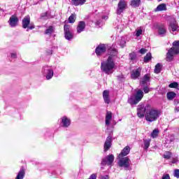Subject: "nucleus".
Instances as JSON below:
<instances>
[{"mask_svg":"<svg viewBox=\"0 0 179 179\" xmlns=\"http://www.w3.org/2000/svg\"><path fill=\"white\" fill-rule=\"evenodd\" d=\"M142 99H143V91H142V90H138L134 97L131 96L128 99V103L131 106H134L138 104Z\"/></svg>","mask_w":179,"mask_h":179,"instance_id":"20e7f679","label":"nucleus"},{"mask_svg":"<svg viewBox=\"0 0 179 179\" xmlns=\"http://www.w3.org/2000/svg\"><path fill=\"white\" fill-rule=\"evenodd\" d=\"M86 28V22L84 21H80L77 26V33H82Z\"/></svg>","mask_w":179,"mask_h":179,"instance_id":"aec40b11","label":"nucleus"},{"mask_svg":"<svg viewBox=\"0 0 179 179\" xmlns=\"http://www.w3.org/2000/svg\"><path fill=\"white\" fill-rule=\"evenodd\" d=\"M96 26H100L101 24V20H99L96 22Z\"/></svg>","mask_w":179,"mask_h":179,"instance_id":"de8ad7c7","label":"nucleus"},{"mask_svg":"<svg viewBox=\"0 0 179 179\" xmlns=\"http://www.w3.org/2000/svg\"><path fill=\"white\" fill-rule=\"evenodd\" d=\"M117 158L119 159L117 164L120 166V167H124V169H128V167H129V163H131V159H129L128 157Z\"/></svg>","mask_w":179,"mask_h":179,"instance_id":"6e6552de","label":"nucleus"},{"mask_svg":"<svg viewBox=\"0 0 179 179\" xmlns=\"http://www.w3.org/2000/svg\"><path fill=\"white\" fill-rule=\"evenodd\" d=\"M10 57L11 58H17V56L16 53H11Z\"/></svg>","mask_w":179,"mask_h":179,"instance_id":"49530a36","label":"nucleus"},{"mask_svg":"<svg viewBox=\"0 0 179 179\" xmlns=\"http://www.w3.org/2000/svg\"><path fill=\"white\" fill-rule=\"evenodd\" d=\"M161 71H162V65L158 63V64L155 66L154 72H155V73H160Z\"/></svg>","mask_w":179,"mask_h":179,"instance_id":"c756f323","label":"nucleus"},{"mask_svg":"<svg viewBox=\"0 0 179 179\" xmlns=\"http://www.w3.org/2000/svg\"><path fill=\"white\" fill-rule=\"evenodd\" d=\"M161 115L162 111H160V110L156 109L155 108H150L148 111L146 112L145 120L146 121H148V122H153L155 121H157Z\"/></svg>","mask_w":179,"mask_h":179,"instance_id":"f03ea898","label":"nucleus"},{"mask_svg":"<svg viewBox=\"0 0 179 179\" xmlns=\"http://www.w3.org/2000/svg\"><path fill=\"white\" fill-rule=\"evenodd\" d=\"M171 89H177L178 87V83L173 82L169 85Z\"/></svg>","mask_w":179,"mask_h":179,"instance_id":"c9c22d12","label":"nucleus"},{"mask_svg":"<svg viewBox=\"0 0 179 179\" xmlns=\"http://www.w3.org/2000/svg\"><path fill=\"white\" fill-rule=\"evenodd\" d=\"M125 44H127V41H125V38H121L120 45L122 47V48H124L125 47Z\"/></svg>","mask_w":179,"mask_h":179,"instance_id":"e433bc0d","label":"nucleus"},{"mask_svg":"<svg viewBox=\"0 0 179 179\" xmlns=\"http://www.w3.org/2000/svg\"><path fill=\"white\" fill-rule=\"evenodd\" d=\"M117 79H119V80H121V79L120 78V76H117Z\"/></svg>","mask_w":179,"mask_h":179,"instance_id":"603ef678","label":"nucleus"},{"mask_svg":"<svg viewBox=\"0 0 179 179\" xmlns=\"http://www.w3.org/2000/svg\"><path fill=\"white\" fill-rule=\"evenodd\" d=\"M167 10V6L164 3L159 4L155 10L157 12H161L162 10Z\"/></svg>","mask_w":179,"mask_h":179,"instance_id":"bb28decb","label":"nucleus"},{"mask_svg":"<svg viewBox=\"0 0 179 179\" xmlns=\"http://www.w3.org/2000/svg\"><path fill=\"white\" fill-rule=\"evenodd\" d=\"M177 94L174 92H170L166 94V97L168 100H173L176 99Z\"/></svg>","mask_w":179,"mask_h":179,"instance_id":"cd10ccee","label":"nucleus"},{"mask_svg":"<svg viewBox=\"0 0 179 179\" xmlns=\"http://www.w3.org/2000/svg\"><path fill=\"white\" fill-rule=\"evenodd\" d=\"M159 135V129H155L152 131L151 133V137L152 138H157V136Z\"/></svg>","mask_w":179,"mask_h":179,"instance_id":"72a5a7b5","label":"nucleus"},{"mask_svg":"<svg viewBox=\"0 0 179 179\" xmlns=\"http://www.w3.org/2000/svg\"><path fill=\"white\" fill-rule=\"evenodd\" d=\"M106 50H107V48L106 47V45L101 44L96 48L95 52L96 55L100 56V55H102V54H104Z\"/></svg>","mask_w":179,"mask_h":179,"instance_id":"4468645a","label":"nucleus"},{"mask_svg":"<svg viewBox=\"0 0 179 179\" xmlns=\"http://www.w3.org/2000/svg\"><path fill=\"white\" fill-rule=\"evenodd\" d=\"M103 99L106 104H110V91L106 90L103 92Z\"/></svg>","mask_w":179,"mask_h":179,"instance_id":"a211bd4d","label":"nucleus"},{"mask_svg":"<svg viewBox=\"0 0 179 179\" xmlns=\"http://www.w3.org/2000/svg\"><path fill=\"white\" fill-rule=\"evenodd\" d=\"M174 177H176V178H179V169H175L173 172Z\"/></svg>","mask_w":179,"mask_h":179,"instance_id":"ea45409f","label":"nucleus"},{"mask_svg":"<svg viewBox=\"0 0 179 179\" xmlns=\"http://www.w3.org/2000/svg\"><path fill=\"white\" fill-rule=\"evenodd\" d=\"M45 16H47V13H44L41 15V17H45Z\"/></svg>","mask_w":179,"mask_h":179,"instance_id":"3c124183","label":"nucleus"},{"mask_svg":"<svg viewBox=\"0 0 179 179\" xmlns=\"http://www.w3.org/2000/svg\"><path fill=\"white\" fill-rule=\"evenodd\" d=\"M179 54V41L173 43V47L168 50L166 53V61L171 62L174 59V56Z\"/></svg>","mask_w":179,"mask_h":179,"instance_id":"7ed1b4c3","label":"nucleus"},{"mask_svg":"<svg viewBox=\"0 0 179 179\" xmlns=\"http://www.w3.org/2000/svg\"><path fill=\"white\" fill-rule=\"evenodd\" d=\"M76 20V14H71L69 17V22L70 23H75Z\"/></svg>","mask_w":179,"mask_h":179,"instance_id":"7c9ffc66","label":"nucleus"},{"mask_svg":"<svg viewBox=\"0 0 179 179\" xmlns=\"http://www.w3.org/2000/svg\"><path fill=\"white\" fill-rule=\"evenodd\" d=\"M113 132L110 133L108 136L106 141L104 143V150L105 152H107L108 149L111 148V142H113Z\"/></svg>","mask_w":179,"mask_h":179,"instance_id":"f8f14e48","label":"nucleus"},{"mask_svg":"<svg viewBox=\"0 0 179 179\" xmlns=\"http://www.w3.org/2000/svg\"><path fill=\"white\" fill-rule=\"evenodd\" d=\"M131 152V148L129 146H126L122 152L119 154L117 157H125V156H128L129 152Z\"/></svg>","mask_w":179,"mask_h":179,"instance_id":"dca6fc26","label":"nucleus"},{"mask_svg":"<svg viewBox=\"0 0 179 179\" xmlns=\"http://www.w3.org/2000/svg\"><path fill=\"white\" fill-rule=\"evenodd\" d=\"M167 33V29L164 25H160L158 27V34L161 37H164L166 36V34Z\"/></svg>","mask_w":179,"mask_h":179,"instance_id":"6ab92c4d","label":"nucleus"},{"mask_svg":"<svg viewBox=\"0 0 179 179\" xmlns=\"http://www.w3.org/2000/svg\"><path fill=\"white\" fill-rule=\"evenodd\" d=\"M64 30L66 40H72L73 38V34H72L71 26L65 24L64 27Z\"/></svg>","mask_w":179,"mask_h":179,"instance_id":"1a4fd4ad","label":"nucleus"},{"mask_svg":"<svg viewBox=\"0 0 179 179\" xmlns=\"http://www.w3.org/2000/svg\"><path fill=\"white\" fill-rule=\"evenodd\" d=\"M42 73L44 76L46 77L47 80H50L54 76V71L51 69V67L48 66H43L42 69Z\"/></svg>","mask_w":179,"mask_h":179,"instance_id":"0eeeda50","label":"nucleus"},{"mask_svg":"<svg viewBox=\"0 0 179 179\" xmlns=\"http://www.w3.org/2000/svg\"><path fill=\"white\" fill-rule=\"evenodd\" d=\"M22 24L23 29H27V31H29V30H33V29L36 27V26H34V24L30 23V16L29 15L24 17L22 19Z\"/></svg>","mask_w":179,"mask_h":179,"instance_id":"39448f33","label":"nucleus"},{"mask_svg":"<svg viewBox=\"0 0 179 179\" xmlns=\"http://www.w3.org/2000/svg\"><path fill=\"white\" fill-rule=\"evenodd\" d=\"M169 27H171L172 31H177V29H178V25H177V22H176V20H172L171 21Z\"/></svg>","mask_w":179,"mask_h":179,"instance_id":"4be33fe9","label":"nucleus"},{"mask_svg":"<svg viewBox=\"0 0 179 179\" xmlns=\"http://www.w3.org/2000/svg\"><path fill=\"white\" fill-rule=\"evenodd\" d=\"M108 52L110 53V55L108 57V59L106 62L101 63V70L107 75H111V73H113V70L115 68V62H114V59H115V57H117L118 52L117 51V49L110 48L108 50Z\"/></svg>","mask_w":179,"mask_h":179,"instance_id":"f257e3e1","label":"nucleus"},{"mask_svg":"<svg viewBox=\"0 0 179 179\" xmlns=\"http://www.w3.org/2000/svg\"><path fill=\"white\" fill-rule=\"evenodd\" d=\"M24 168L23 166L21 167L20 171L18 172L15 179H23L24 178Z\"/></svg>","mask_w":179,"mask_h":179,"instance_id":"5701e85b","label":"nucleus"},{"mask_svg":"<svg viewBox=\"0 0 179 179\" xmlns=\"http://www.w3.org/2000/svg\"><path fill=\"white\" fill-rule=\"evenodd\" d=\"M164 159H166L167 160H169L171 157V152H166L165 155H164Z\"/></svg>","mask_w":179,"mask_h":179,"instance_id":"58836bf2","label":"nucleus"},{"mask_svg":"<svg viewBox=\"0 0 179 179\" xmlns=\"http://www.w3.org/2000/svg\"><path fill=\"white\" fill-rule=\"evenodd\" d=\"M60 125H62L64 128H68V127L71 125V120L66 116L62 117V122Z\"/></svg>","mask_w":179,"mask_h":179,"instance_id":"f3484780","label":"nucleus"},{"mask_svg":"<svg viewBox=\"0 0 179 179\" xmlns=\"http://www.w3.org/2000/svg\"><path fill=\"white\" fill-rule=\"evenodd\" d=\"M150 110V105L149 103L146 104L145 106L143 105H140L137 108V115L139 118H143L145 117V113Z\"/></svg>","mask_w":179,"mask_h":179,"instance_id":"423d86ee","label":"nucleus"},{"mask_svg":"<svg viewBox=\"0 0 179 179\" xmlns=\"http://www.w3.org/2000/svg\"><path fill=\"white\" fill-rule=\"evenodd\" d=\"M129 59H131V61H136V53L135 52L130 53Z\"/></svg>","mask_w":179,"mask_h":179,"instance_id":"f704fd0d","label":"nucleus"},{"mask_svg":"<svg viewBox=\"0 0 179 179\" xmlns=\"http://www.w3.org/2000/svg\"><path fill=\"white\" fill-rule=\"evenodd\" d=\"M152 59V53L149 52L144 57V62H149Z\"/></svg>","mask_w":179,"mask_h":179,"instance_id":"2f4dec72","label":"nucleus"},{"mask_svg":"<svg viewBox=\"0 0 179 179\" xmlns=\"http://www.w3.org/2000/svg\"><path fill=\"white\" fill-rule=\"evenodd\" d=\"M54 33V27L50 26L45 31V34L47 35H50Z\"/></svg>","mask_w":179,"mask_h":179,"instance_id":"c85d7f7f","label":"nucleus"},{"mask_svg":"<svg viewBox=\"0 0 179 179\" xmlns=\"http://www.w3.org/2000/svg\"><path fill=\"white\" fill-rule=\"evenodd\" d=\"M17 23H19V18L16 15H12L8 20L10 27H16Z\"/></svg>","mask_w":179,"mask_h":179,"instance_id":"ddd939ff","label":"nucleus"},{"mask_svg":"<svg viewBox=\"0 0 179 179\" xmlns=\"http://www.w3.org/2000/svg\"><path fill=\"white\" fill-rule=\"evenodd\" d=\"M130 5L132 8H138L141 6V0H131Z\"/></svg>","mask_w":179,"mask_h":179,"instance_id":"393cba45","label":"nucleus"},{"mask_svg":"<svg viewBox=\"0 0 179 179\" xmlns=\"http://www.w3.org/2000/svg\"><path fill=\"white\" fill-rule=\"evenodd\" d=\"M128 8V4L127 3V1L124 0H120L117 4V15H120L123 13L125 9Z\"/></svg>","mask_w":179,"mask_h":179,"instance_id":"9d476101","label":"nucleus"},{"mask_svg":"<svg viewBox=\"0 0 179 179\" xmlns=\"http://www.w3.org/2000/svg\"><path fill=\"white\" fill-rule=\"evenodd\" d=\"M175 111H176V113H178L179 112V106L175 108Z\"/></svg>","mask_w":179,"mask_h":179,"instance_id":"8fccbe9b","label":"nucleus"},{"mask_svg":"<svg viewBox=\"0 0 179 179\" xmlns=\"http://www.w3.org/2000/svg\"><path fill=\"white\" fill-rule=\"evenodd\" d=\"M144 93H149L150 92V89H149L147 86L143 88Z\"/></svg>","mask_w":179,"mask_h":179,"instance_id":"37998d69","label":"nucleus"},{"mask_svg":"<svg viewBox=\"0 0 179 179\" xmlns=\"http://www.w3.org/2000/svg\"><path fill=\"white\" fill-rule=\"evenodd\" d=\"M88 179H97V173H92Z\"/></svg>","mask_w":179,"mask_h":179,"instance_id":"79ce46f5","label":"nucleus"},{"mask_svg":"<svg viewBox=\"0 0 179 179\" xmlns=\"http://www.w3.org/2000/svg\"><path fill=\"white\" fill-rule=\"evenodd\" d=\"M148 82H150V74H145L141 80L142 85H145Z\"/></svg>","mask_w":179,"mask_h":179,"instance_id":"a878e982","label":"nucleus"},{"mask_svg":"<svg viewBox=\"0 0 179 179\" xmlns=\"http://www.w3.org/2000/svg\"><path fill=\"white\" fill-rule=\"evenodd\" d=\"M162 179H170V175L169 173H165L162 176Z\"/></svg>","mask_w":179,"mask_h":179,"instance_id":"c03bdc74","label":"nucleus"},{"mask_svg":"<svg viewBox=\"0 0 179 179\" xmlns=\"http://www.w3.org/2000/svg\"><path fill=\"white\" fill-rule=\"evenodd\" d=\"M138 52H139L140 54H142V55L146 54V52H148V50H146V49H145V48H142V49H141V50L138 51Z\"/></svg>","mask_w":179,"mask_h":179,"instance_id":"a19ab883","label":"nucleus"},{"mask_svg":"<svg viewBox=\"0 0 179 179\" xmlns=\"http://www.w3.org/2000/svg\"><path fill=\"white\" fill-rule=\"evenodd\" d=\"M102 19H106V18L104 17H103Z\"/></svg>","mask_w":179,"mask_h":179,"instance_id":"864d4df0","label":"nucleus"},{"mask_svg":"<svg viewBox=\"0 0 179 179\" xmlns=\"http://www.w3.org/2000/svg\"><path fill=\"white\" fill-rule=\"evenodd\" d=\"M86 2V0H71V3L75 6H79V5H83Z\"/></svg>","mask_w":179,"mask_h":179,"instance_id":"b1692460","label":"nucleus"},{"mask_svg":"<svg viewBox=\"0 0 179 179\" xmlns=\"http://www.w3.org/2000/svg\"><path fill=\"white\" fill-rule=\"evenodd\" d=\"M141 71H142V69L141 68L133 70L131 73V79H138L141 76Z\"/></svg>","mask_w":179,"mask_h":179,"instance_id":"2eb2a0df","label":"nucleus"},{"mask_svg":"<svg viewBox=\"0 0 179 179\" xmlns=\"http://www.w3.org/2000/svg\"><path fill=\"white\" fill-rule=\"evenodd\" d=\"M158 1H162V0H158Z\"/></svg>","mask_w":179,"mask_h":179,"instance_id":"5fc2aeb1","label":"nucleus"},{"mask_svg":"<svg viewBox=\"0 0 179 179\" xmlns=\"http://www.w3.org/2000/svg\"><path fill=\"white\" fill-rule=\"evenodd\" d=\"M114 162V155H109L106 156L105 159H102L101 165L106 166L107 164L108 166H111L113 164V162Z\"/></svg>","mask_w":179,"mask_h":179,"instance_id":"9b49d317","label":"nucleus"},{"mask_svg":"<svg viewBox=\"0 0 179 179\" xmlns=\"http://www.w3.org/2000/svg\"><path fill=\"white\" fill-rule=\"evenodd\" d=\"M149 146H150V140H144V149L148 150Z\"/></svg>","mask_w":179,"mask_h":179,"instance_id":"473e14b6","label":"nucleus"},{"mask_svg":"<svg viewBox=\"0 0 179 179\" xmlns=\"http://www.w3.org/2000/svg\"><path fill=\"white\" fill-rule=\"evenodd\" d=\"M48 55H52V50H49L48 52H47Z\"/></svg>","mask_w":179,"mask_h":179,"instance_id":"09e8293b","label":"nucleus"},{"mask_svg":"<svg viewBox=\"0 0 179 179\" xmlns=\"http://www.w3.org/2000/svg\"><path fill=\"white\" fill-rule=\"evenodd\" d=\"M178 157H176V158H173V159H172L171 163H172L173 164H175V163H178Z\"/></svg>","mask_w":179,"mask_h":179,"instance_id":"a18cd8bd","label":"nucleus"},{"mask_svg":"<svg viewBox=\"0 0 179 179\" xmlns=\"http://www.w3.org/2000/svg\"><path fill=\"white\" fill-rule=\"evenodd\" d=\"M112 118H113V113L110 111H107L106 114V118H105L106 125L107 126L110 125V121H111Z\"/></svg>","mask_w":179,"mask_h":179,"instance_id":"412c9836","label":"nucleus"},{"mask_svg":"<svg viewBox=\"0 0 179 179\" xmlns=\"http://www.w3.org/2000/svg\"><path fill=\"white\" fill-rule=\"evenodd\" d=\"M142 34V29H137L136 30V34H135V36H136V37H139V36H141Z\"/></svg>","mask_w":179,"mask_h":179,"instance_id":"4c0bfd02","label":"nucleus"}]
</instances>
